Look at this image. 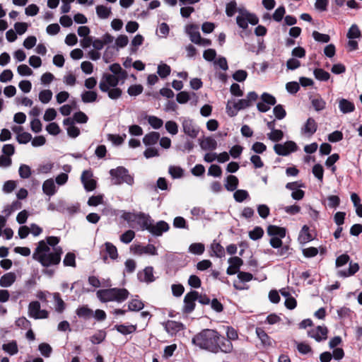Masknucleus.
<instances>
[{
  "label": "nucleus",
  "instance_id": "obj_43",
  "mask_svg": "<svg viewBox=\"0 0 362 362\" xmlns=\"http://www.w3.org/2000/svg\"><path fill=\"white\" fill-rule=\"evenodd\" d=\"M264 235V230L260 226H256L249 232V237L253 240L260 239Z\"/></svg>",
  "mask_w": 362,
  "mask_h": 362
},
{
  "label": "nucleus",
  "instance_id": "obj_27",
  "mask_svg": "<svg viewBox=\"0 0 362 362\" xmlns=\"http://www.w3.org/2000/svg\"><path fill=\"white\" fill-rule=\"evenodd\" d=\"M43 192L48 195L52 196L56 192V187L52 179L45 180L42 185Z\"/></svg>",
  "mask_w": 362,
  "mask_h": 362
},
{
  "label": "nucleus",
  "instance_id": "obj_10",
  "mask_svg": "<svg viewBox=\"0 0 362 362\" xmlns=\"http://www.w3.org/2000/svg\"><path fill=\"white\" fill-rule=\"evenodd\" d=\"M182 129L184 133L191 137L195 139L197 137L199 128L195 125L192 119H184L182 122Z\"/></svg>",
  "mask_w": 362,
  "mask_h": 362
},
{
  "label": "nucleus",
  "instance_id": "obj_19",
  "mask_svg": "<svg viewBox=\"0 0 362 362\" xmlns=\"http://www.w3.org/2000/svg\"><path fill=\"white\" fill-rule=\"evenodd\" d=\"M256 334L261 341L262 345L264 348H268L272 346V339L270 338V337L268 336V334L262 328L257 327Z\"/></svg>",
  "mask_w": 362,
  "mask_h": 362
},
{
  "label": "nucleus",
  "instance_id": "obj_36",
  "mask_svg": "<svg viewBox=\"0 0 362 362\" xmlns=\"http://www.w3.org/2000/svg\"><path fill=\"white\" fill-rule=\"evenodd\" d=\"M311 103L314 109L317 112L324 110L326 105L325 101L319 95L312 99Z\"/></svg>",
  "mask_w": 362,
  "mask_h": 362
},
{
  "label": "nucleus",
  "instance_id": "obj_45",
  "mask_svg": "<svg viewBox=\"0 0 362 362\" xmlns=\"http://www.w3.org/2000/svg\"><path fill=\"white\" fill-rule=\"evenodd\" d=\"M144 88L141 84L130 86L127 89V93L131 96H136L143 92Z\"/></svg>",
  "mask_w": 362,
  "mask_h": 362
},
{
  "label": "nucleus",
  "instance_id": "obj_26",
  "mask_svg": "<svg viewBox=\"0 0 362 362\" xmlns=\"http://www.w3.org/2000/svg\"><path fill=\"white\" fill-rule=\"evenodd\" d=\"M160 139V134L156 132H151L144 136L143 143L146 146H151L156 144Z\"/></svg>",
  "mask_w": 362,
  "mask_h": 362
},
{
  "label": "nucleus",
  "instance_id": "obj_20",
  "mask_svg": "<svg viewBox=\"0 0 362 362\" xmlns=\"http://www.w3.org/2000/svg\"><path fill=\"white\" fill-rule=\"evenodd\" d=\"M267 234L272 237L284 238L286 230L285 228L279 227L275 225H269L267 229Z\"/></svg>",
  "mask_w": 362,
  "mask_h": 362
},
{
  "label": "nucleus",
  "instance_id": "obj_3",
  "mask_svg": "<svg viewBox=\"0 0 362 362\" xmlns=\"http://www.w3.org/2000/svg\"><path fill=\"white\" fill-rule=\"evenodd\" d=\"M129 291L126 288H112L101 289L97 291L98 298L103 302L124 301L129 296Z\"/></svg>",
  "mask_w": 362,
  "mask_h": 362
},
{
  "label": "nucleus",
  "instance_id": "obj_37",
  "mask_svg": "<svg viewBox=\"0 0 362 362\" xmlns=\"http://www.w3.org/2000/svg\"><path fill=\"white\" fill-rule=\"evenodd\" d=\"M205 250L204 245L201 243H192L189 247V251L194 255H200L204 253Z\"/></svg>",
  "mask_w": 362,
  "mask_h": 362
},
{
  "label": "nucleus",
  "instance_id": "obj_14",
  "mask_svg": "<svg viewBox=\"0 0 362 362\" xmlns=\"http://www.w3.org/2000/svg\"><path fill=\"white\" fill-rule=\"evenodd\" d=\"M317 129V123L313 117H309L301 127L300 132L303 135L311 137Z\"/></svg>",
  "mask_w": 362,
  "mask_h": 362
},
{
  "label": "nucleus",
  "instance_id": "obj_34",
  "mask_svg": "<svg viewBox=\"0 0 362 362\" xmlns=\"http://www.w3.org/2000/svg\"><path fill=\"white\" fill-rule=\"evenodd\" d=\"M171 68L167 64L162 63L158 66L157 73L161 78H165L170 74Z\"/></svg>",
  "mask_w": 362,
  "mask_h": 362
},
{
  "label": "nucleus",
  "instance_id": "obj_52",
  "mask_svg": "<svg viewBox=\"0 0 362 362\" xmlns=\"http://www.w3.org/2000/svg\"><path fill=\"white\" fill-rule=\"evenodd\" d=\"M148 122L149 124L153 129H156L160 128L163 124V120L156 116H149L148 118Z\"/></svg>",
  "mask_w": 362,
  "mask_h": 362
},
{
  "label": "nucleus",
  "instance_id": "obj_28",
  "mask_svg": "<svg viewBox=\"0 0 362 362\" xmlns=\"http://www.w3.org/2000/svg\"><path fill=\"white\" fill-rule=\"evenodd\" d=\"M200 146L203 150H215L217 148V142L212 137H206L201 143Z\"/></svg>",
  "mask_w": 362,
  "mask_h": 362
},
{
  "label": "nucleus",
  "instance_id": "obj_64",
  "mask_svg": "<svg viewBox=\"0 0 362 362\" xmlns=\"http://www.w3.org/2000/svg\"><path fill=\"white\" fill-rule=\"evenodd\" d=\"M166 130L171 134L175 135L178 132V126L174 121H168L165 124Z\"/></svg>",
  "mask_w": 362,
  "mask_h": 362
},
{
  "label": "nucleus",
  "instance_id": "obj_31",
  "mask_svg": "<svg viewBox=\"0 0 362 362\" xmlns=\"http://www.w3.org/2000/svg\"><path fill=\"white\" fill-rule=\"evenodd\" d=\"M104 246L105 252L112 259H116L118 257L117 249L112 243L106 242Z\"/></svg>",
  "mask_w": 362,
  "mask_h": 362
},
{
  "label": "nucleus",
  "instance_id": "obj_13",
  "mask_svg": "<svg viewBox=\"0 0 362 362\" xmlns=\"http://www.w3.org/2000/svg\"><path fill=\"white\" fill-rule=\"evenodd\" d=\"M28 313L30 317H48L49 314L47 310L41 309L40 303L37 300L29 303Z\"/></svg>",
  "mask_w": 362,
  "mask_h": 362
},
{
  "label": "nucleus",
  "instance_id": "obj_2",
  "mask_svg": "<svg viewBox=\"0 0 362 362\" xmlns=\"http://www.w3.org/2000/svg\"><path fill=\"white\" fill-rule=\"evenodd\" d=\"M139 218V224L142 230H147L156 236H160L164 232H167L170 227L168 223L164 221H158L156 225L153 223V220L149 216H146L144 213L138 215Z\"/></svg>",
  "mask_w": 362,
  "mask_h": 362
},
{
  "label": "nucleus",
  "instance_id": "obj_23",
  "mask_svg": "<svg viewBox=\"0 0 362 362\" xmlns=\"http://www.w3.org/2000/svg\"><path fill=\"white\" fill-rule=\"evenodd\" d=\"M16 275L13 272H8L4 274L0 279V286L1 287H9L16 281Z\"/></svg>",
  "mask_w": 362,
  "mask_h": 362
},
{
  "label": "nucleus",
  "instance_id": "obj_22",
  "mask_svg": "<svg viewBox=\"0 0 362 362\" xmlns=\"http://www.w3.org/2000/svg\"><path fill=\"white\" fill-rule=\"evenodd\" d=\"M50 251V248L49 245H47V242H45L44 240H40L38 243L37 247L35 248L33 254V258L36 260L37 257L47 253Z\"/></svg>",
  "mask_w": 362,
  "mask_h": 362
},
{
  "label": "nucleus",
  "instance_id": "obj_38",
  "mask_svg": "<svg viewBox=\"0 0 362 362\" xmlns=\"http://www.w3.org/2000/svg\"><path fill=\"white\" fill-rule=\"evenodd\" d=\"M211 248L216 257L221 258L225 256V249L220 243L214 242Z\"/></svg>",
  "mask_w": 362,
  "mask_h": 362
},
{
  "label": "nucleus",
  "instance_id": "obj_35",
  "mask_svg": "<svg viewBox=\"0 0 362 362\" xmlns=\"http://www.w3.org/2000/svg\"><path fill=\"white\" fill-rule=\"evenodd\" d=\"M96 13L99 18L105 19L111 14V9L103 5H98L96 6Z\"/></svg>",
  "mask_w": 362,
  "mask_h": 362
},
{
  "label": "nucleus",
  "instance_id": "obj_51",
  "mask_svg": "<svg viewBox=\"0 0 362 362\" xmlns=\"http://www.w3.org/2000/svg\"><path fill=\"white\" fill-rule=\"evenodd\" d=\"M78 317H93V311L86 305H83L76 310Z\"/></svg>",
  "mask_w": 362,
  "mask_h": 362
},
{
  "label": "nucleus",
  "instance_id": "obj_60",
  "mask_svg": "<svg viewBox=\"0 0 362 362\" xmlns=\"http://www.w3.org/2000/svg\"><path fill=\"white\" fill-rule=\"evenodd\" d=\"M286 13V9L284 6H281L276 9L272 15L273 19L276 22H280Z\"/></svg>",
  "mask_w": 362,
  "mask_h": 362
},
{
  "label": "nucleus",
  "instance_id": "obj_8",
  "mask_svg": "<svg viewBox=\"0 0 362 362\" xmlns=\"http://www.w3.org/2000/svg\"><path fill=\"white\" fill-rule=\"evenodd\" d=\"M258 98V95L255 91L249 92L246 98L240 99L238 101H233L234 107H236L238 111L244 110L252 105L253 103L255 102Z\"/></svg>",
  "mask_w": 362,
  "mask_h": 362
},
{
  "label": "nucleus",
  "instance_id": "obj_53",
  "mask_svg": "<svg viewBox=\"0 0 362 362\" xmlns=\"http://www.w3.org/2000/svg\"><path fill=\"white\" fill-rule=\"evenodd\" d=\"M313 173L320 182L323 180L324 169L321 164H315L313 167Z\"/></svg>",
  "mask_w": 362,
  "mask_h": 362
},
{
  "label": "nucleus",
  "instance_id": "obj_18",
  "mask_svg": "<svg viewBox=\"0 0 362 362\" xmlns=\"http://www.w3.org/2000/svg\"><path fill=\"white\" fill-rule=\"evenodd\" d=\"M137 276L140 281L146 283L153 282L155 280L153 276V268L152 267H146L143 272L138 273Z\"/></svg>",
  "mask_w": 362,
  "mask_h": 362
},
{
  "label": "nucleus",
  "instance_id": "obj_58",
  "mask_svg": "<svg viewBox=\"0 0 362 362\" xmlns=\"http://www.w3.org/2000/svg\"><path fill=\"white\" fill-rule=\"evenodd\" d=\"M18 172L20 177L23 179H27L31 175V169L25 164L21 165Z\"/></svg>",
  "mask_w": 362,
  "mask_h": 362
},
{
  "label": "nucleus",
  "instance_id": "obj_1",
  "mask_svg": "<svg viewBox=\"0 0 362 362\" xmlns=\"http://www.w3.org/2000/svg\"><path fill=\"white\" fill-rule=\"evenodd\" d=\"M219 333L214 329H205L192 338V343L202 349L211 353L216 352Z\"/></svg>",
  "mask_w": 362,
  "mask_h": 362
},
{
  "label": "nucleus",
  "instance_id": "obj_47",
  "mask_svg": "<svg viewBox=\"0 0 362 362\" xmlns=\"http://www.w3.org/2000/svg\"><path fill=\"white\" fill-rule=\"evenodd\" d=\"M249 197L247 191L244 189H238L233 194L235 200L238 202H243Z\"/></svg>",
  "mask_w": 362,
  "mask_h": 362
},
{
  "label": "nucleus",
  "instance_id": "obj_55",
  "mask_svg": "<svg viewBox=\"0 0 362 362\" xmlns=\"http://www.w3.org/2000/svg\"><path fill=\"white\" fill-rule=\"evenodd\" d=\"M135 237V233L132 230H128L120 236V240L126 244L129 243Z\"/></svg>",
  "mask_w": 362,
  "mask_h": 362
},
{
  "label": "nucleus",
  "instance_id": "obj_39",
  "mask_svg": "<svg viewBox=\"0 0 362 362\" xmlns=\"http://www.w3.org/2000/svg\"><path fill=\"white\" fill-rule=\"evenodd\" d=\"M143 302L137 298L132 300L128 304V310L132 311H139L144 308Z\"/></svg>",
  "mask_w": 362,
  "mask_h": 362
},
{
  "label": "nucleus",
  "instance_id": "obj_54",
  "mask_svg": "<svg viewBox=\"0 0 362 362\" xmlns=\"http://www.w3.org/2000/svg\"><path fill=\"white\" fill-rule=\"evenodd\" d=\"M108 139L110 141H111L115 145H117V146H119V145H121L125 138H126V134H124L123 135L120 136L119 134H108Z\"/></svg>",
  "mask_w": 362,
  "mask_h": 362
},
{
  "label": "nucleus",
  "instance_id": "obj_42",
  "mask_svg": "<svg viewBox=\"0 0 362 362\" xmlns=\"http://www.w3.org/2000/svg\"><path fill=\"white\" fill-rule=\"evenodd\" d=\"M269 139L272 141L278 142L284 137V132L280 129H274L270 133L267 134Z\"/></svg>",
  "mask_w": 362,
  "mask_h": 362
},
{
  "label": "nucleus",
  "instance_id": "obj_50",
  "mask_svg": "<svg viewBox=\"0 0 362 362\" xmlns=\"http://www.w3.org/2000/svg\"><path fill=\"white\" fill-rule=\"evenodd\" d=\"M108 97L112 100H117L122 96V90L121 88H117V86L112 88H109V90H107Z\"/></svg>",
  "mask_w": 362,
  "mask_h": 362
},
{
  "label": "nucleus",
  "instance_id": "obj_46",
  "mask_svg": "<svg viewBox=\"0 0 362 362\" xmlns=\"http://www.w3.org/2000/svg\"><path fill=\"white\" fill-rule=\"evenodd\" d=\"M64 265L66 267H76V256L73 252H68L63 260Z\"/></svg>",
  "mask_w": 362,
  "mask_h": 362
},
{
  "label": "nucleus",
  "instance_id": "obj_15",
  "mask_svg": "<svg viewBox=\"0 0 362 362\" xmlns=\"http://www.w3.org/2000/svg\"><path fill=\"white\" fill-rule=\"evenodd\" d=\"M229 267L227 268L226 273L228 275L238 274L240 267L243 264V260L239 257L235 256L228 259Z\"/></svg>",
  "mask_w": 362,
  "mask_h": 362
},
{
  "label": "nucleus",
  "instance_id": "obj_61",
  "mask_svg": "<svg viewBox=\"0 0 362 362\" xmlns=\"http://www.w3.org/2000/svg\"><path fill=\"white\" fill-rule=\"evenodd\" d=\"M222 174L221 168L216 164L211 165L208 170V175L213 177H220Z\"/></svg>",
  "mask_w": 362,
  "mask_h": 362
},
{
  "label": "nucleus",
  "instance_id": "obj_48",
  "mask_svg": "<svg viewBox=\"0 0 362 362\" xmlns=\"http://www.w3.org/2000/svg\"><path fill=\"white\" fill-rule=\"evenodd\" d=\"M274 114L277 119H282L286 115V112L282 105H277L274 107Z\"/></svg>",
  "mask_w": 362,
  "mask_h": 362
},
{
  "label": "nucleus",
  "instance_id": "obj_21",
  "mask_svg": "<svg viewBox=\"0 0 362 362\" xmlns=\"http://www.w3.org/2000/svg\"><path fill=\"white\" fill-rule=\"evenodd\" d=\"M53 298H54V310L57 313L62 314L66 309V305L65 302L62 298L59 293H54Z\"/></svg>",
  "mask_w": 362,
  "mask_h": 362
},
{
  "label": "nucleus",
  "instance_id": "obj_9",
  "mask_svg": "<svg viewBox=\"0 0 362 362\" xmlns=\"http://www.w3.org/2000/svg\"><path fill=\"white\" fill-rule=\"evenodd\" d=\"M199 293L196 291H191L187 293L184 298L183 312L190 313L195 308V301L198 299Z\"/></svg>",
  "mask_w": 362,
  "mask_h": 362
},
{
  "label": "nucleus",
  "instance_id": "obj_40",
  "mask_svg": "<svg viewBox=\"0 0 362 362\" xmlns=\"http://www.w3.org/2000/svg\"><path fill=\"white\" fill-rule=\"evenodd\" d=\"M361 36V31L357 25H352L348 30L346 37L351 40L354 38H358Z\"/></svg>",
  "mask_w": 362,
  "mask_h": 362
},
{
  "label": "nucleus",
  "instance_id": "obj_44",
  "mask_svg": "<svg viewBox=\"0 0 362 362\" xmlns=\"http://www.w3.org/2000/svg\"><path fill=\"white\" fill-rule=\"evenodd\" d=\"M52 98V92L50 90H43L39 93V100L42 103H48Z\"/></svg>",
  "mask_w": 362,
  "mask_h": 362
},
{
  "label": "nucleus",
  "instance_id": "obj_6",
  "mask_svg": "<svg viewBox=\"0 0 362 362\" xmlns=\"http://www.w3.org/2000/svg\"><path fill=\"white\" fill-rule=\"evenodd\" d=\"M119 81L115 75L110 74H103L99 83V88L102 92H107L109 88H115L119 84Z\"/></svg>",
  "mask_w": 362,
  "mask_h": 362
},
{
  "label": "nucleus",
  "instance_id": "obj_29",
  "mask_svg": "<svg viewBox=\"0 0 362 362\" xmlns=\"http://www.w3.org/2000/svg\"><path fill=\"white\" fill-rule=\"evenodd\" d=\"M115 328L121 334L126 335L134 332L136 329V325H116Z\"/></svg>",
  "mask_w": 362,
  "mask_h": 362
},
{
  "label": "nucleus",
  "instance_id": "obj_56",
  "mask_svg": "<svg viewBox=\"0 0 362 362\" xmlns=\"http://www.w3.org/2000/svg\"><path fill=\"white\" fill-rule=\"evenodd\" d=\"M237 11V3L235 0H233L226 4V13L228 17L234 16Z\"/></svg>",
  "mask_w": 362,
  "mask_h": 362
},
{
  "label": "nucleus",
  "instance_id": "obj_24",
  "mask_svg": "<svg viewBox=\"0 0 362 362\" xmlns=\"http://www.w3.org/2000/svg\"><path fill=\"white\" fill-rule=\"evenodd\" d=\"M238 184V178L235 175H230L227 176L224 186L228 191L233 192L237 189Z\"/></svg>",
  "mask_w": 362,
  "mask_h": 362
},
{
  "label": "nucleus",
  "instance_id": "obj_16",
  "mask_svg": "<svg viewBox=\"0 0 362 362\" xmlns=\"http://www.w3.org/2000/svg\"><path fill=\"white\" fill-rule=\"evenodd\" d=\"M186 33L189 35L190 40L197 45L201 40V35L199 31V26L196 24H189L186 26Z\"/></svg>",
  "mask_w": 362,
  "mask_h": 362
},
{
  "label": "nucleus",
  "instance_id": "obj_30",
  "mask_svg": "<svg viewBox=\"0 0 362 362\" xmlns=\"http://www.w3.org/2000/svg\"><path fill=\"white\" fill-rule=\"evenodd\" d=\"M313 74L315 78L320 81H327L330 78V74L321 68L314 69Z\"/></svg>",
  "mask_w": 362,
  "mask_h": 362
},
{
  "label": "nucleus",
  "instance_id": "obj_41",
  "mask_svg": "<svg viewBox=\"0 0 362 362\" xmlns=\"http://www.w3.org/2000/svg\"><path fill=\"white\" fill-rule=\"evenodd\" d=\"M2 348L6 352L11 355H14L18 351V346L15 341H12L8 344H4Z\"/></svg>",
  "mask_w": 362,
  "mask_h": 362
},
{
  "label": "nucleus",
  "instance_id": "obj_7",
  "mask_svg": "<svg viewBox=\"0 0 362 362\" xmlns=\"http://www.w3.org/2000/svg\"><path fill=\"white\" fill-rule=\"evenodd\" d=\"M298 149L296 144L293 141H286L284 144H276L274 146L275 153L279 156H286L291 152H295Z\"/></svg>",
  "mask_w": 362,
  "mask_h": 362
},
{
  "label": "nucleus",
  "instance_id": "obj_59",
  "mask_svg": "<svg viewBox=\"0 0 362 362\" xmlns=\"http://www.w3.org/2000/svg\"><path fill=\"white\" fill-rule=\"evenodd\" d=\"M313 37L315 40L317 42L327 43L330 40V37L329 35L322 34L315 30L313 32Z\"/></svg>",
  "mask_w": 362,
  "mask_h": 362
},
{
  "label": "nucleus",
  "instance_id": "obj_5",
  "mask_svg": "<svg viewBox=\"0 0 362 362\" xmlns=\"http://www.w3.org/2000/svg\"><path fill=\"white\" fill-rule=\"evenodd\" d=\"M110 175L112 177L115 185H121L124 182L132 185L134 182V178L129 175V171L123 166H119L115 169H111Z\"/></svg>",
  "mask_w": 362,
  "mask_h": 362
},
{
  "label": "nucleus",
  "instance_id": "obj_63",
  "mask_svg": "<svg viewBox=\"0 0 362 362\" xmlns=\"http://www.w3.org/2000/svg\"><path fill=\"white\" fill-rule=\"evenodd\" d=\"M327 199L328 206L331 209H336L340 204V198L337 195H329Z\"/></svg>",
  "mask_w": 362,
  "mask_h": 362
},
{
  "label": "nucleus",
  "instance_id": "obj_11",
  "mask_svg": "<svg viewBox=\"0 0 362 362\" xmlns=\"http://www.w3.org/2000/svg\"><path fill=\"white\" fill-rule=\"evenodd\" d=\"M216 349L217 350L216 352H214V354H218L219 352L230 354L233 351V345L229 339H227L225 337L219 334L218 342L216 343Z\"/></svg>",
  "mask_w": 362,
  "mask_h": 362
},
{
  "label": "nucleus",
  "instance_id": "obj_57",
  "mask_svg": "<svg viewBox=\"0 0 362 362\" xmlns=\"http://www.w3.org/2000/svg\"><path fill=\"white\" fill-rule=\"evenodd\" d=\"M169 173L173 178H180L183 176L184 170L179 166H170Z\"/></svg>",
  "mask_w": 362,
  "mask_h": 362
},
{
  "label": "nucleus",
  "instance_id": "obj_32",
  "mask_svg": "<svg viewBox=\"0 0 362 362\" xmlns=\"http://www.w3.org/2000/svg\"><path fill=\"white\" fill-rule=\"evenodd\" d=\"M98 94L95 91L87 90L81 94V100L85 103H93L97 100Z\"/></svg>",
  "mask_w": 362,
  "mask_h": 362
},
{
  "label": "nucleus",
  "instance_id": "obj_25",
  "mask_svg": "<svg viewBox=\"0 0 362 362\" xmlns=\"http://www.w3.org/2000/svg\"><path fill=\"white\" fill-rule=\"evenodd\" d=\"M339 107L340 111L344 114L352 112L355 110L354 104L352 102L344 98L339 100Z\"/></svg>",
  "mask_w": 362,
  "mask_h": 362
},
{
  "label": "nucleus",
  "instance_id": "obj_62",
  "mask_svg": "<svg viewBox=\"0 0 362 362\" xmlns=\"http://www.w3.org/2000/svg\"><path fill=\"white\" fill-rule=\"evenodd\" d=\"M261 100L269 106L274 105L276 103L275 97L268 93H262L261 95Z\"/></svg>",
  "mask_w": 362,
  "mask_h": 362
},
{
  "label": "nucleus",
  "instance_id": "obj_49",
  "mask_svg": "<svg viewBox=\"0 0 362 362\" xmlns=\"http://www.w3.org/2000/svg\"><path fill=\"white\" fill-rule=\"evenodd\" d=\"M38 349L41 354L46 358L49 357L52 352V347L47 343L40 344L38 346Z\"/></svg>",
  "mask_w": 362,
  "mask_h": 362
},
{
  "label": "nucleus",
  "instance_id": "obj_17",
  "mask_svg": "<svg viewBox=\"0 0 362 362\" xmlns=\"http://www.w3.org/2000/svg\"><path fill=\"white\" fill-rule=\"evenodd\" d=\"M164 327L167 332L171 335H174L178 332L184 329L183 324L175 320H168L164 324Z\"/></svg>",
  "mask_w": 362,
  "mask_h": 362
},
{
  "label": "nucleus",
  "instance_id": "obj_4",
  "mask_svg": "<svg viewBox=\"0 0 362 362\" xmlns=\"http://www.w3.org/2000/svg\"><path fill=\"white\" fill-rule=\"evenodd\" d=\"M62 253V248L58 246L54 247L52 252L49 251L47 253L37 257L36 261L39 262L42 267L46 268L51 266H56L60 263Z\"/></svg>",
  "mask_w": 362,
  "mask_h": 362
},
{
  "label": "nucleus",
  "instance_id": "obj_12",
  "mask_svg": "<svg viewBox=\"0 0 362 362\" xmlns=\"http://www.w3.org/2000/svg\"><path fill=\"white\" fill-rule=\"evenodd\" d=\"M131 250L134 254L141 255L143 254L150 255H157V249L156 247L151 244H148L146 246H142L141 245H135L131 246Z\"/></svg>",
  "mask_w": 362,
  "mask_h": 362
},
{
  "label": "nucleus",
  "instance_id": "obj_33",
  "mask_svg": "<svg viewBox=\"0 0 362 362\" xmlns=\"http://www.w3.org/2000/svg\"><path fill=\"white\" fill-rule=\"evenodd\" d=\"M299 238L303 243H308L313 240V238L310 233L309 227L307 225H304L302 227Z\"/></svg>",
  "mask_w": 362,
  "mask_h": 362
}]
</instances>
